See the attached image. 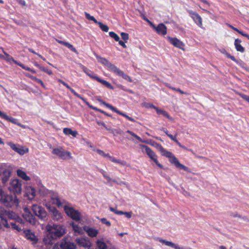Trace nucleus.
Segmentation results:
<instances>
[{"mask_svg": "<svg viewBox=\"0 0 249 249\" xmlns=\"http://www.w3.org/2000/svg\"><path fill=\"white\" fill-rule=\"evenodd\" d=\"M46 230L47 236L43 239V242L45 245H52L53 240L60 238L66 233L65 228L61 225H47Z\"/></svg>", "mask_w": 249, "mask_h": 249, "instance_id": "1", "label": "nucleus"}, {"mask_svg": "<svg viewBox=\"0 0 249 249\" xmlns=\"http://www.w3.org/2000/svg\"><path fill=\"white\" fill-rule=\"evenodd\" d=\"M0 202L8 207H12L14 204H18L19 203L18 199L16 196H14L8 195H3L0 199Z\"/></svg>", "mask_w": 249, "mask_h": 249, "instance_id": "2", "label": "nucleus"}, {"mask_svg": "<svg viewBox=\"0 0 249 249\" xmlns=\"http://www.w3.org/2000/svg\"><path fill=\"white\" fill-rule=\"evenodd\" d=\"M76 245L74 243L68 241L64 238L60 243L55 244L53 249H75Z\"/></svg>", "mask_w": 249, "mask_h": 249, "instance_id": "3", "label": "nucleus"}, {"mask_svg": "<svg viewBox=\"0 0 249 249\" xmlns=\"http://www.w3.org/2000/svg\"><path fill=\"white\" fill-rule=\"evenodd\" d=\"M21 185V181L19 180L15 179L10 181L8 190L14 194H20L22 191Z\"/></svg>", "mask_w": 249, "mask_h": 249, "instance_id": "4", "label": "nucleus"}, {"mask_svg": "<svg viewBox=\"0 0 249 249\" xmlns=\"http://www.w3.org/2000/svg\"><path fill=\"white\" fill-rule=\"evenodd\" d=\"M32 210L34 213L40 219H43L47 216V212L45 210L36 204L32 205Z\"/></svg>", "mask_w": 249, "mask_h": 249, "instance_id": "5", "label": "nucleus"}, {"mask_svg": "<svg viewBox=\"0 0 249 249\" xmlns=\"http://www.w3.org/2000/svg\"><path fill=\"white\" fill-rule=\"evenodd\" d=\"M168 158L169 159L170 162L171 164H174L176 167L182 169L188 172H191L190 169L188 167L182 164H181L179 162L178 159L174 156L173 153L172 156H171L170 157H168Z\"/></svg>", "mask_w": 249, "mask_h": 249, "instance_id": "6", "label": "nucleus"}, {"mask_svg": "<svg viewBox=\"0 0 249 249\" xmlns=\"http://www.w3.org/2000/svg\"><path fill=\"white\" fill-rule=\"evenodd\" d=\"M64 209L65 213L72 219L76 221H78L81 219L80 213L78 211L68 207H65Z\"/></svg>", "mask_w": 249, "mask_h": 249, "instance_id": "7", "label": "nucleus"}, {"mask_svg": "<svg viewBox=\"0 0 249 249\" xmlns=\"http://www.w3.org/2000/svg\"><path fill=\"white\" fill-rule=\"evenodd\" d=\"M24 236L26 239L32 242L33 245H35L38 242L37 237L35 233L30 230H26L24 231Z\"/></svg>", "mask_w": 249, "mask_h": 249, "instance_id": "8", "label": "nucleus"}, {"mask_svg": "<svg viewBox=\"0 0 249 249\" xmlns=\"http://www.w3.org/2000/svg\"><path fill=\"white\" fill-rule=\"evenodd\" d=\"M52 153L58 156L61 159L65 160L66 158L68 157L69 159H71V153L68 151H65L63 150L62 148H55L53 149Z\"/></svg>", "mask_w": 249, "mask_h": 249, "instance_id": "9", "label": "nucleus"}, {"mask_svg": "<svg viewBox=\"0 0 249 249\" xmlns=\"http://www.w3.org/2000/svg\"><path fill=\"white\" fill-rule=\"evenodd\" d=\"M187 12L197 26L199 27L202 26V18L198 13L191 10H188Z\"/></svg>", "mask_w": 249, "mask_h": 249, "instance_id": "10", "label": "nucleus"}, {"mask_svg": "<svg viewBox=\"0 0 249 249\" xmlns=\"http://www.w3.org/2000/svg\"><path fill=\"white\" fill-rule=\"evenodd\" d=\"M99 101L102 104L104 105L106 107L109 108V109H110L112 111L116 112L117 113H118V114H120L121 115L123 116L124 117H125L126 118H127L128 120H129V121H130L131 122H135V121L132 118L128 116L126 114H124V113L121 112L120 111L118 110L117 109H116L115 107H113L111 105H109V104H108L107 103H106L105 102L103 101H102L101 100H99Z\"/></svg>", "mask_w": 249, "mask_h": 249, "instance_id": "11", "label": "nucleus"}, {"mask_svg": "<svg viewBox=\"0 0 249 249\" xmlns=\"http://www.w3.org/2000/svg\"><path fill=\"white\" fill-rule=\"evenodd\" d=\"M140 146L143 153H145L152 160L156 162V159L154 158L155 153L153 151L146 145H140Z\"/></svg>", "mask_w": 249, "mask_h": 249, "instance_id": "12", "label": "nucleus"}, {"mask_svg": "<svg viewBox=\"0 0 249 249\" xmlns=\"http://www.w3.org/2000/svg\"><path fill=\"white\" fill-rule=\"evenodd\" d=\"M220 51L223 53H225L227 57L231 59L232 61H233L235 62H236L241 67H242V68H243L244 69H246V64L243 61H242L241 60H240V61L237 60L235 58V57L231 55L229 53H227L224 48H222V50H221Z\"/></svg>", "mask_w": 249, "mask_h": 249, "instance_id": "13", "label": "nucleus"}, {"mask_svg": "<svg viewBox=\"0 0 249 249\" xmlns=\"http://www.w3.org/2000/svg\"><path fill=\"white\" fill-rule=\"evenodd\" d=\"M2 215H6L9 219L15 220L18 218V215L14 212L9 210H1L0 213Z\"/></svg>", "mask_w": 249, "mask_h": 249, "instance_id": "14", "label": "nucleus"}, {"mask_svg": "<svg viewBox=\"0 0 249 249\" xmlns=\"http://www.w3.org/2000/svg\"><path fill=\"white\" fill-rule=\"evenodd\" d=\"M8 144L12 148V149L18 153L20 155H23L25 153L28 152V148L23 149L22 148L18 147L15 144L11 142H9Z\"/></svg>", "mask_w": 249, "mask_h": 249, "instance_id": "15", "label": "nucleus"}, {"mask_svg": "<svg viewBox=\"0 0 249 249\" xmlns=\"http://www.w3.org/2000/svg\"><path fill=\"white\" fill-rule=\"evenodd\" d=\"M112 69H113V72H115L118 75L121 76L123 78L125 79L126 80L130 82H132V80L129 76L124 74V73L123 71L120 70L116 67H112Z\"/></svg>", "mask_w": 249, "mask_h": 249, "instance_id": "16", "label": "nucleus"}, {"mask_svg": "<svg viewBox=\"0 0 249 249\" xmlns=\"http://www.w3.org/2000/svg\"><path fill=\"white\" fill-rule=\"evenodd\" d=\"M1 174H2V182L3 183H5L11 176V172L8 170L3 169L1 171H0V175Z\"/></svg>", "mask_w": 249, "mask_h": 249, "instance_id": "17", "label": "nucleus"}, {"mask_svg": "<svg viewBox=\"0 0 249 249\" xmlns=\"http://www.w3.org/2000/svg\"><path fill=\"white\" fill-rule=\"evenodd\" d=\"M23 216L25 219L30 224L34 225L36 223L35 218L30 212L24 213Z\"/></svg>", "mask_w": 249, "mask_h": 249, "instance_id": "18", "label": "nucleus"}, {"mask_svg": "<svg viewBox=\"0 0 249 249\" xmlns=\"http://www.w3.org/2000/svg\"><path fill=\"white\" fill-rule=\"evenodd\" d=\"M157 33L162 36L167 34V28L163 23H160L157 26Z\"/></svg>", "mask_w": 249, "mask_h": 249, "instance_id": "19", "label": "nucleus"}, {"mask_svg": "<svg viewBox=\"0 0 249 249\" xmlns=\"http://www.w3.org/2000/svg\"><path fill=\"white\" fill-rule=\"evenodd\" d=\"M169 41L172 44L174 47H182L184 46V44L182 42L180 41L176 37H170L168 38Z\"/></svg>", "mask_w": 249, "mask_h": 249, "instance_id": "20", "label": "nucleus"}, {"mask_svg": "<svg viewBox=\"0 0 249 249\" xmlns=\"http://www.w3.org/2000/svg\"><path fill=\"white\" fill-rule=\"evenodd\" d=\"M157 148L158 149L162 156L167 158L170 157L172 155V153L167 151L161 145L157 144Z\"/></svg>", "mask_w": 249, "mask_h": 249, "instance_id": "21", "label": "nucleus"}, {"mask_svg": "<svg viewBox=\"0 0 249 249\" xmlns=\"http://www.w3.org/2000/svg\"><path fill=\"white\" fill-rule=\"evenodd\" d=\"M98 61L100 63L106 65L108 67L110 70L113 71V69H112V67H116L114 65L110 63L109 61L105 58L100 57L99 56H97Z\"/></svg>", "mask_w": 249, "mask_h": 249, "instance_id": "22", "label": "nucleus"}, {"mask_svg": "<svg viewBox=\"0 0 249 249\" xmlns=\"http://www.w3.org/2000/svg\"><path fill=\"white\" fill-rule=\"evenodd\" d=\"M35 196V190L31 187H28L26 189V196L28 197L29 199L32 200L34 198Z\"/></svg>", "mask_w": 249, "mask_h": 249, "instance_id": "23", "label": "nucleus"}, {"mask_svg": "<svg viewBox=\"0 0 249 249\" xmlns=\"http://www.w3.org/2000/svg\"><path fill=\"white\" fill-rule=\"evenodd\" d=\"M85 231L87 232L88 234L90 237H95L98 233V231L89 227H85Z\"/></svg>", "mask_w": 249, "mask_h": 249, "instance_id": "24", "label": "nucleus"}, {"mask_svg": "<svg viewBox=\"0 0 249 249\" xmlns=\"http://www.w3.org/2000/svg\"><path fill=\"white\" fill-rule=\"evenodd\" d=\"M76 241L80 246L84 247H89L90 246V242L84 238L76 239Z\"/></svg>", "mask_w": 249, "mask_h": 249, "instance_id": "25", "label": "nucleus"}, {"mask_svg": "<svg viewBox=\"0 0 249 249\" xmlns=\"http://www.w3.org/2000/svg\"><path fill=\"white\" fill-rule=\"evenodd\" d=\"M58 82L62 84L63 85L66 86L68 89H69L73 93V94L81 99L82 101H85V98L81 97L80 95H79L77 92H76L72 89H71L67 83L63 81L62 80L59 79Z\"/></svg>", "mask_w": 249, "mask_h": 249, "instance_id": "26", "label": "nucleus"}, {"mask_svg": "<svg viewBox=\"0 0 249 249\" xmlns=\"http://www.w3.org/2000/svg\"><path fill=\"white\" fill-rule=\"evenodd\" d=\"M157 114H158L159 117L160 116L165 117L169 120H172V118L170 116L169 113L164 110L160 109L157 108Z\"/></svg>", "mask_w": 249, "mask_h": 249, "instance_id": "27", "label": "nucleus"}, {"mask_svg": "<svg viewBox=\"0 0 249 249\" xmlns=\"http://www.w3.org/2000/svg\"><path fill=\"white\" fill-rule=\"evenodd\" d=\"M53 213V218L54 220L59 221L62 218V215L60 212H59L56 209L53 208L52 210Z\"/></svg>", "mask_w": 249, "mask_h": 249, "instance_id": "28", "label": "nucleus"}, {"mask_svg": "<svg viewBox=\"0 0 249 249\" xmlns=\"http://www.w3.org/2000/svg\"><path fill=\"white\" fill-rule=\"evenodd\" d=\"M17 173L18 176L19 177L22 178L23 179H24L26 181H28V180H30V178L29 177H28V176H27L26 173L25 172L22 171L21 170L18 169L17 171Z\"/></svg>", "mask_w": 249, "mask_h": 249, "instance_id": "29", "label": "nucleus"}, {"mask_svg": "<svg viewBox=\"0 0 249 249\" xmlns=\"http://www.w3.org/2000/svg\"><path fill=\"white\" fill-rule=\"evenodd\" d=\"M63 132L65 135H71L74 137H75L78 134V132L76 131H73L71 129L69 128H64L63 129Z\"/></svg>", "mask_w": 249, "mask_h": 249, "instance_id": "30", "label": "nucleus"}, {"mask_svg": "<svg viewBox=\"0 0 249 249\" xmlns=\"http://www.w3.org/2000/svg\"><path fill=\"white\" fill-rule=\"evenodd\" d=\"M0 117H1V118H2L6 120L9 121L10 122L13 123L14 124H16V120L15 119L9 117L6 114H5L4 113L1 112L0 110Z\"/></svg>", "mask_w": 249, "mask_h": 249, "instance_id": "31", "label": "nucleus"}, {"mask_svg": "<svg viewBox=\"0 0 249 249\" xmlns=\"http://www.w3.org/2000/svg\"><path fill=\"white\" fill-rule=\"evenodd\" d=\"M93 77L94 78L96 79L98 82L101 83L102 84H103V85L106 86L107 87L110 89H113V87L108 82H107L105 80L101 79L100 78H99V77H96V76H94Z\"/></svg>", "mask_w": 249, "mask_h": 249, "instance_id": "32", "label": "nucleus"}, {"mask_svg": "<svg viewBox=\"0 0 249 249\" xmlns=\"http://www.w3.org/2000/svg\"><path fill=\"white\" fill-rule=\"evenodd\" d=\"M84 101V102L86 104V105H88V106L89 107H90V108H92V109H94V110H97V111H99V112H101V113H102L104 114H105V115H106V116H109V117H111V116L110 114H108V113H106V112H105V111H103V110H101V109H98V108H96V107H92V106H91V105L89 103V102H88L86 100V99H85V101Z\"/></svg>", "mask_w": 249, "mask_h": 249, "instance_id": "33", "label": "nucleus"}, {"mask_svg": "<svg viewBox=\"0 0 249 249\" xmlns=\"http://www.w3.org/2000/svg\"><path fill=\"white\" fill-rule=\"evenodd\" d=\"M107 130L109 131L111 133H112L114 135H116V134L119 135H123L124 134V131L120 128H118L116 129H107Z\"/></svg>", "mask_w": 249, "mask_h": 249, "instance_id": "34", "label": "nucleus"}, {"mask_svg": "<svg viewBox=\"0 0 249 249\" xmlns=\"http://www.w3.org/2000/svg\"><path fill=\"white\" fill-rule=\"evenodd\" d=\"M96 245L99 249H107L106 243L101 240H98L96 241Z\"/></svg>", "mask_w": 249, "mask_h": 249, "instance_id": "35", "label": "nucleus"}, {"mask_svg": "<svg viewBox=\"0 0 249 249\" xmlns=\"http://www.w3.org/2000/svg\"><path fill=\"white\" fill-rule=\"evenodd\" d=\"M167 87L174 91H176L179 92L180 94H186V95L189 94L188 93L183 91V90H181L180 89L173 87L171 86L169 84H167Z\"/></svg>", "mask_w": 249, "mask_h": 249, "instance_id": "36", "label": "nucleus"}, {"mask_svg": "<svg viewBox=\"0 0 249 249\" xmlns=\"http://www.w3.org/2000/svg\"><path fill=\"white\" fill-rule=\"evenodd\" d=\"M96 24L99 25L100 29L103 31L106 32H107L108 31L109 28L107 25H105L103 23H102V22H99V21H98V23H97Z\"/></svg>", "mask_w": 249, "mask_h": 249, "instance_id": "37", "label": "nucleus"}, {"mask_svg": "<svg viewBox=\"0 0 249 249\" xmlns=\"http://www.w3.org/2000/svg\"><path fill=\"white\" fill-rule=\"evenodd\" d=\"M85 15L86 18L88 20L93 21L95 23H98V21L95 18L91 16L89 14L85 12Z\"/></svg>", "mask_w": 249, "mask_h": 249, "instance_id": "38", "label": "nucleus"}, {"mask_svg": "<svg viewBox=\"0 0 249 249\" xmlns=\"http://www.w3.org/2000/svg\"><path fill=\"white\" fill-rule=\"evenodd\" d=\"M29 77L30 78H31L32 80L40 83L41 84V85L44 88H46L45 87V85L44 84L43 82H42V81L34 76H32V75H30L29 76Z\"/></svg>", "mask_w": 249, "mask_h": 249, "instance_id": "39", "label": "nucleus"}, {"mask_svg": "<svg viewBox=\"0 0 249 249\" xmlns=\"http://www.w3.org/2000/svg\"><path fill=\"white\" fill-rule=\"evenodd\" d=\"M109 36L116 41H119L120 37L114 32H109Z\"/></svg>", "mask_w": 249, "mask_h": 249, "instance_id": "40", "label": "nucleus"}, {"mask_svg": "<svg viewBox=\"0 0 249 249\" xmlns=\"http://www.w3.org/2000/svg\"><path fill=\"white\" fill-rule=\"evenodd\" d=\"M3 58L7 61L9 62L12 61L15 63V61H17L16 60H15L11 56L9 55V54L6 53H5V55L4 56Z\"/></svg>", "mask_w": 249, "mask_h": 249, "instance_id": "41", "label": "nucleus"}, {"mask_svg": "<svg viewBox=\"0 0 249 249\" xmlns=\"http://www.w3.org/2000/svg\"><path fill=\"white\" fill-rule=\"evenodd\" d=\"M72 226L73 230L75 232H77L79 233H80L82 232V230L80 227H78L77 225H74L73 224H72Z\"/></svg>", "mask_w": 249, "mask_h": 249, "instance_id": "42", "label": "nucleus"}, {"mask_svg": "<svg viewBox=\"0 0 249 249\" xmlns=\"http://www.w3.org/2000/svg\"><path fill=\"white\" fill-rule=\"evenodd\" d=\"M121 36L122 38L125 41L128 39L129 36L127 33L122 32L121 34Z\"/></svg>", "mask_w": 249, "mask_h": 249, "instance_id": "43", "label": "nucleus"}, {"mask_svg": "<svg viewBox=\"0 0 249 249\" xmlns=\"http://www.w3.org/2000/svg\"><path fill=\"white\" fill-rule=\"evenodd\" d=\"M109 159L112 161V162H116V163H120L122 165H125V162H121L119 160H116L115 159H114V158L110 156L109 155L108 156V157Z\"/></svg>", "mask_w": 249, "mask_h": 249, "instance_id": "44", "label": "nucleus"}, {"mask_svg": "<svg viewBox=\"0 0 249 249\" xmlns=\"http://www.w3.org/2000/svg\"><path fill=\"white\" fill-rule=\"evenodd\" d=\"M11 225L13 229L16 230L17 231H21V229L15 223H11Z\"/></svg>", "mask_w": 249, "mask_h": 249, "instance_id": "45", "label": "nucleus"}, {"mask_svg": "<svg viewBox=\"0 0 249 249\" xmlns=\"http://www.w3.org/2000/svg\"><path fill=\"white\" fill-rule=\"evenodd\" d=\"M15 64H17L20 67H22L23 69L27 71H30L31 70V69L29 67H25L23 64L18 62V61H15Z\"/></svg>", "mask_w": 249, "mask_h": 249, "instance_id": "46", "label": "nucleus"}, {"mask_svg": "<svg viewBox=\"0 0 249 249\" xmlns=\"http://www.w3.org/2000/svg\"><path fill=\"white\" fill-rule=\"evenodd\" d=\"M101 221L103 223L106 224L108 227H109L111 225L110 222L108 221H107V220L106 218H105L101 219Z\"/></svg>", "mask_w": 249, "mask_h": 249, "instance_id": "47", "label": "nucleus"}, {"mask_svg": "<svg viewBox=\"0 0 249 249\" xmlns=\"http://www.w3.org/2000/svg\"><path fill=\"white\" fill-rule=\"evenodd\" d=\"M40 70L43 71H44V72H46L47 73H48L49 75H51L53 73L52 71L51 70H49L48 69H45V68H44L43 67H40Z\"/></svg>", "mask_w": 249, "mask_h": 249, "instance_id": "48", "label": "nucleus"}, {"mask_svg": "<svg viewBox=\"0 0 249 249\" xmlns=\"http://www.w3.org/2000/svg\"><path fill=\"white\" fill-rule=\"evenodd\" d=\"M57 41L61 45L66 46L67 47H73L72 45L68 43V42H64L62 41L57 40Z\"/></svg>", "mask_w": 249, "mask_h": 249, "instance_id": "49", "label": "nucleus"}, {"mask_svg": "<svg viewBox=\"0 0 249 249\" xmlns=\"http://www.w3.org/2000/svg\"><path fill=\"white\" fill-rule=\"evenodd\" d=\"M142 105L143 107H144L146 108H149V107L155 108V107L153 105H152L150 104H149V103H142Z\"/></svg>", "mask_w": 249, "mask_h": 249, "instance_id": "50", "label": "nucleus"}, {"mask_svg": "<svg viewBox=\"0 0 249 249\" xmlns=\"http://www.w3.org/2000/svg\"><path fill=\"white\" fill-rule=\"evenodd\" d=\"M241 40L239 39H236L234 41L235 47H242L240 45Z\"/></svg>", "mask_w": 249, "mask_h": 249, "instance_id": "51", "label": "nucleus"}, {"mask_svg": "<svg viewBox=\"0 0 249 249\" xmlns=\"http://www.w3.org/2000/svg\"><path fill=\"white\" fill-rule=\"evenodd\" d=\"M97 153H98L99 154H100V155H102V156H104V157H108V156H109V155H108V154H106L104 153V151H102V150H97Z\"/></svg>", "mask_w": 249, "mask_h": 249, "instance_id": "52", "label": "nucleus"}, {"mask_svg": "<svg viewBox=\"0 0 249 249\" xmlns=\"http://www.w3.org/2000/svg\"><path fill=\"white\" fill-rule=\"evenodd\" d=\"M144 20H145L154 29L156 30V25L153 24L149 20H148L147 18H145Z\"/></svg>", "mask_w": 249, "mask_h": 249, "instance_id": "53", "label": "nucleus"}, {"mask_svg": "<svg viewBox=\"0 0 249 249\" xmlns=\"http://www.w3.org/2000/svg\"><path fill=\"white\" fill-rule=\"evenodd\" d=\"M96 123H97V124L99 125H102V126H104L106 129H108V128L107 127V126H106V124H105L104 122H100V121H96Z\"/></svg>", "mask_w": 249, "mask_h": 249, "instance_id": "54", "label": "nucleus"}, {"mask_svg": "<svg viewBox=\"0 0 249 249\" xmlns=\"http://www.w3.org/2000/svg\"><path fill=\"white\" fill-rule=\"evenodd\" d=\"M167 136L169 137L173 141L176 139L177 135L173 136L172 134H167Z\"/></svg>", "mask_w": 249, "mask_h": 249, "instance_id": "55", "label": "nucleus"}, {"mask_svg": "<svg viewBox=\"0 0 249 249\" xmlns=\"http://www.w3.org/2000/svg\"><path fill=\"white\" fill-rule=\"evenodd\" d=\"M240 96L244 100H246L248 98V97L249 96L248 95H247L246 94H239Z\"/></svg>", "mask_w": 249, "mask_h": 249, "instance_id": "56", "label": "nucleus"}, {"mask_svg": "<svg viewBox=\"0 0 249 249\" xmlns=\"http://www.w3.org/2000/svg\"><path fill=\"white\" fill-rule=\"evenodd\" d=\"M18 2L20 4L22 5V6H25L26 5V2L23 0H19Z\"/></svg>", "mask_w": 249, "mask_h": 249, "instance_id": "57", "label": "nucleus"}, {"mask_svg": "<svg viewBox=\"0 0 249 249\" xmlns=\"http://www.w3.org/2000/svg\"><path fill=\"white\" fill-rule=\"evenodd\" d=\"M236 50L238 52H244L245 51V48H236Z\"/></svg>", "mask_w": 249, "mask_h": 249, "instance_id": "58", "label": "nucleus"}, {"mask_svg": "<svg viewBox=\"0 0 249 249\" xmlns=\"http://www.w3.org/2000/svg\"><path fill=\"white\" fill-rule=\"evenodd\" d=\"M118 41L120 45L122 46V47H126L125 43L124 41L120 40Z\"/></svg>", "mask_w": 249, "mask_h": 249, "instance_id": "59", "label": "nucleus"}, {"mask_svg": "<svg viewBox=\"0 0 249 249\" xmlns=\"http://www.w3.org/2000/svg\"><path fill=\"white\" fill-rule=\"evenodd\" d=\"M124 214H125L127 218H130L131 216V214L130 213L124 212Z\"/></svg>", "mask_w": 249, "mask_h": 249, "instance_id": "60", "label": "nucleus"}, {"mask_svg": "<svg viewBox=\"0 0 249 249\" xmlns=\"http://www.w3.org/2000/svg\"><path fill=\"white\" fill-rule=\"evenodd\" d=\"M229 27H230L232 29H233L234 31H236V32H239V30H238L237 28H235V27H233V26L231 25H229Z\"/></svg>", "mask_w": 249, "mask_h": 249, "instance_id": "61", "label": "nucleus"}, {"mask_svg": "<svg viewBox=\"0 0 249 249\" xmlns=\"http://www.w3.org/2000/svg\"><path fill=\"white\" fill-rule=\"evenodd\" d=\"M127 133L130 134V135H131L132 136H133L134 138L135 137V136L136 135L134 133H133V132L130 131V130H127L126 131Z\"/></svg>", "mask_w": 249, "mask_h": 249, "instance_id": "62", "label": "nucleus"}, {"mask_svg": "<svg viewBox=\"0 0 249 249\" xmlns=\"http://www.w3.org/2000/svg\"><path fill=\"white\" fill-rule=\"evenodd\" d=\"M135 138L138 140L139 142H143V141L142 140V139L139 137L138 136H137V135L135 136Z\"/></svg>", "mask_w": 249, "mask_h": 249, "instance_id": "63", "label": "nucleus"}, {"mask_svg": "<svg viewBox=\"0 0 249 249\" xmlns=\"http://www.w3.org/2000/svg\"><path fill=\"white\" fill-rule=\"evenodd\" d=\"M161 130H162L164 133H166V134L167 135V134H169L168 133V131L167 130V129L166 128H163L161 129Z\"/></svg>", "mask_w": 249, "mask_h": 249, "instance_id": "64", "label": "nucleus"}]
</instances>
